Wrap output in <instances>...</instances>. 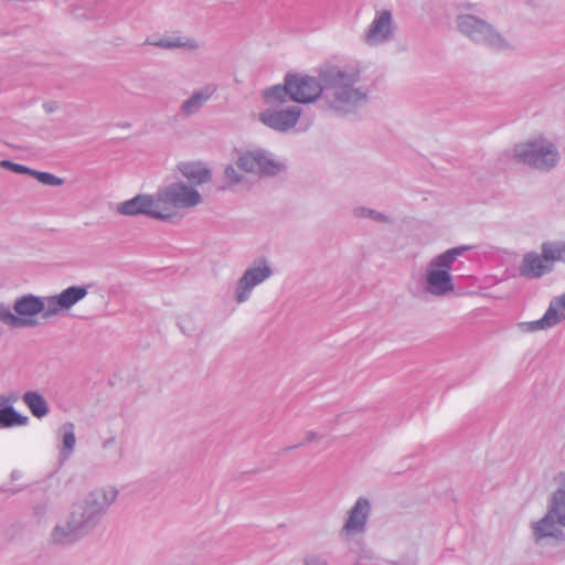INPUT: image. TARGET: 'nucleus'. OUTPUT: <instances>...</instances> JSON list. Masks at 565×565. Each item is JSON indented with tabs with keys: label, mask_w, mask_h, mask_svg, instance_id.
Listing matches in <instances>:
<instances>
[{
	"label": "nucleus",
	"mask_w": 565,
	"mask_h": 565,
	"mask_svg": "<svg viewBox=\"0 0 565 565\" xmlns=\"http://www.w3.org/2000/svg\"><path fill=\"white\" fill-rule=\"evenodd\" d=\"M515 154L520 161L537 169H550L558 159L553 145L541 139L518 146Z\"/></svg>",
	"instance_id": "5"
},
{
	"label": "nucleus",
	"mask_w": 565,
	"mask_h": 565,
	"mask_svg": "<svg viewBox=\"0 0 565 565\" xmlns=\"http://www.w3.org/2000/svg\"><path fill=\"white\" fill-rule=\"evenodd\" d=\"M355 82L354 76L347 75L338 70H330L320 74L319 78L306 75H287L284 86L277 85L264 90L267 105L284 103L286 97L298 103H311L317 99L323 89H333L343 110L355 106L365 99V95L350 89Z\"/></svg>",
	"instance_id": "1"
},
{
	"label": "nucleus",
	"mask_w": 565,
	"mask_h": 565,
	"mask_svg": "<svg viewBox=\"0 0 565 565\" xmlns=\"http://www.w3.org/2000/svg\"><path fill=\"white\" fill-rule=\"evenodd\" d=\"M32 174L35 175V178L42 182L43 184H49V185H61L63 183V181L51 174V173H47V172H36V171H33L31 172Z\"/></svg>",
	"instance_id": "22"
},
{
	"label": "nucleus",
	"mask_w": 565,
	"mask_h": 565,
	"mask_svg": "<svg viewBox=\"0 0 565 565\" xmlns=\"http://www.w3.org/2000/svg\"><path fill=\"white\" fill-rule=\"evenodd\" d=\"M225 175L230 184L236 183L241 180V178L236 175V172L233 168H227Z\"/></svg>",
	"instance_id": "26"
},
{
	"label": "nucleus",
	"mask_w": 565,
	"mask_h": 565,
	"mask_svg": "<svg viewBox=\"0 0 565 565\" xmlns=\"http://www.w3.org/2000/svg\"><path fill=\"white\" fill-rule=\"evenodd\" d=\"M87 295V290L84 287H68L57 296H51L47 298V315L56 316L63 310H67L73 307L76 302L82 300Z\"/></svg>",
	"instance_id": "9"
},
{
	"label": "nucleus",
	"mask_w": 565,
	"mask_h": 565,
	"mask_svg": "<svg viewBox=\"0 0 565 565\" xmlns=\"http://www.w3.org/2000/svg\"><path fill=\"white\" fill-rule=\"evenodd\" d=\"M458 25L461 32L468 35H473L475 33L480 32L484 28V24L481 21L477 20L471 15L460 17Z\"/></svg>",
	"instance_id": "20"
},
{
	"label": "nucleus",
	"mask_w": 565,
	"mask_h": 565,
	"mask_svg": "<svg viewBox=\"0 0 565 565\" xmlns=\"http://www.w3.org/2000/svg\"><path fill=\"white\" fill-rule=\"evenodd\" d=\"M270 275V269L266 265L257 266L246 270L239 280L236 299L238 302L244 301L254 286L265 280Z\"/></svg>",
	"instance_id": "11"
},
{
	"label": "nucleus",
	"mask_w": 565,
	"mask_h": 565,
	"mask_svg": "<svg viewBox=\"0 0 565 565\" xmlns=\"http://www.w3.org/2000/svg\"><path fill=\"white\" fill-rule=\"evenodd\" d=\"M212 90L206 88L203 92L196 93L192 96L186 103L183 105V110L188 114L194 111L199 106H201L205 100L210 98L212 95Z\"/></svg>",
	"instance_id": "21"
},
{
	"label": "nucleus",
	"mask_w": 565,
	"mask_h": 565,
	"mask_svg": "<svg viewBox=\"0 0 565 565\" xmlns=\"http://www.w3.org/2000/svg\"><path fill=\"white\" fill-rule=\"evenodd\" d=\"M551 515H555L558 524L565 526V490H558L554 494Z\"/></svg>",
	"instance_id": "19"
},
{
	"label": "nucleus",
	"mask_w": 565,
	"mask_h": 565,
	"mask_svg": "<svg viewBox=\"0 0 565 565\" xmlns=\"http://www.w3.org/2000/svg\"><path fill=\"white\" fill-rule=\"evenodd\" d=\"M23 401L34 416L42 417L46 415L47 404L40 394L35 392H28L24 394Z\"/></svg>",
	"instance_id": "18"
},
{
	"label": "nucleus",
	"mask_w": 565,
	"mask_h": 565,
	"mask_svg": "<svg viewBox=\"0 0 565 565\" xmlns=\"http://www.w3.org/2000/svg\"><path fill=\"white\" fill-rule=\"evenodd\" d=\"M182 174L190 181L202 184L210 180V171L198 162H185L180 167Z\"/></svg>",
	"instance_id": "15"
},
{
	"label": "nucleus",
	"mask_w": 565,
	"mask_h": 565,
	"mask_svg": "<svg viewBox=\"0 0 565 565\" xmlns=\"http://www.w3.org/2000/svg\"><path fill=\"white\" fill-rule=\"evenodd\" d=\"M64 446L65 448L68 450V451H72L74 446H75V436L73 434V431H67L64 434Z\"/></svg>",
	"instance_id": "24"
},
{
	"label": "nucleus",
	"mask_w": 565,
	"mask_h": 565,
	"mask_svg": "<svg viewBox=\"0 0 565 565\" xmlns=\"http://www.w3.org/2000/svg\"><path fill=\"white\" fill-rule=\"evenodd\" d=\"M53 539L56 543H66L70 540L67 539V534L64 532V529L57 526L53 533Z\"/></svg>",
	"instance_id": "23"
},
{
	"label": "nucleus",
	"mask_w": 565,
	"mask_h": 565,
	"mask_svg": "<svg viewBox=\"0 0 565 565\" xmlns=\"http://www.w3.org/2000/svg\"><path fill=\"white\" fill-rule=\"evenodd\" d=\"M554 260L565 262L564 245H544L542 256L536 254L525 255L520 271L525 277L536 278L542 276Z\"/></svg>",
	"instance_id": "6"
},
{
	"label": "nucleus",
	"mask_w": 565,
	"mask_h": 565,
	"mask_svg": "<svg viewBox=\"0 0 565 565\" xmlns=\"http://www.w3.org/2000/svg\"><path fill=\"white\" fill-rule=\"evenodd\" d=\"M300 113L298 106L281 110H266L259 114V120L269 128L285 131L296 126Z\"/></svg>",
	"instance_id": "8"
},
{
	"label": "nucleus",
	"mask_w": 565,
	"mask_h": 565,
	"mask_svg": "<svg viewBox=\"0 0 565 565\" xmlns=\"http://www.w3.org/2000/svg\"><path fill=\"white\" fill-rule=\"evenodd\" d=\"M8 398L0 396V427L25 424L26 418L19 415L12 407H8Z\"/></svg>",
	"instance_id": "17"
},
{
	"label": "nucleus",
	"mask_w": 565,
	"mask_h": 565,
	"mask_svg": "<svg viewBox=\"0 0 565 565\" xmlns=\"http://www.w3.org/2000/svg\"><path fill=\"white\" fill-rule=\"evenodd\" d=\"M47 298L41 300L34 296H24L19 298L14 303L13 313L10 309L0 308V321L13 328L33 326L35 323L34 317L43 312V317L47 318Z\"/></svg>",
	"instance_id": "2"
},
{
	"label": "nucleus",
	"mask_w": 565,
	"mask_h": 565,
	"mask_svg": "<svg viewBox=\"0 0 565 565\" xmlns=\"http://www.w3.org/2000/svg\"><path fill=\"white\" fill-rule=\"evenodd\" d=\"M159 198L151 195H137L127 200L117 206V211L122 215L147 214L153 218L167 220L168 209H160Z\"/></svg>",
	"instance_id": "7"
},
{
	"label": "nucleus",
	"mask_w": 565,
	"mask_h": 565,
	"mask_svg": "<svg viewBox=\"0 0 565 565\" xmlns=\"http://www.w3.org/2000/svg\"><path fill=\"white\" fill-rule=\"evenodd\" d=\"M370 511V503L366 499L360 498L350 511L343 530L350 534L362 531Z\"/></svg>",
	"instance_id": "13"
},
{
	"label": "nucleus",
	"mask_w": 565,
	"mask_h": 565,
	"mask_svg": "<svg viewBox=\"0 0 565 565\" xmlns=\"http://www.w3.org/2000/svg\"><path fill=\"white\" fill-rule=\"evenodd\" d=\"M557 523L558 522L555 515H551L550 509L546 516L543 518L540 522L535 523V525L533 526L536 539L541 540L548 536L557 537L559 534Z\"/></svg>",
	"instance_id": "16"
},
{
	"label": "nucleus",
	"mask_w": 565,
	"mask_h": 565,
	"mask_svg": "<svg viewBox=\"0 0 565 565\" xmlns=\"http://www.w3.org/2000/svg\"><path fill=\"white\" fill-rule=\"evenodd\" d=\"M115 492L114 491H110V498L109 500H107L108 502L113 501L115 499Z\"/></svg>",
	"instance_id": "29"
},
{
	"label": "nucleus",
	"mask_w": 565,
	"mask_h": 565,
	"mask_svg": "<svg viewBox=\"0 0 565 565\" xmlns=\"http://www.w3.org/2000/svg\"><path fill=\"white\" fill-rule=\"evenodd\" d=\"M157 44H158V45H162V46H169V47L184 45V43H181V42H179V41H175V42H171V41H168V42H160V43H157Z\"/></svg>",
	"instance_id": "27"
},
{
	"label": "nucleus",
	"mask_w": 565,
	"mask_h": 565,
	"mask_svg": "<svg viewBox=\"0 0 565 565\" xmlns=\"http://www.w3.org/2000/svg\"><path fill=\"white\" fill-rule=\"evenodd\" d=\"M466 248H454L435 257L427 269L428 290L434 295H445L454 289L449 270L462 250Z\"/></svg>",
	"instance_id": "3"
},
{
	"label": "nucleus",
	"mask_w": 565,
	"mask_h": 565,
	"mask_svg": "<svg viewBox=\"0 0 565 565\" xmlns=\"http://www.w3.org/2000/svg\"><path fill=\"white\" fill-rule=\"evenodd\" d=\"M391 33V13L384 11L374 20L369 34L367 42L370 44H376L388 38Z\"/></svg>",
	"instance_id": "14"
},
{
	"label": "nucleus",
	"mask_w": 565,
	"mask_h": 565,
	"mask_svg": "<svg viewBox=\"0 0 565 565\" xmlns=\"http://www.w3.org/2000/svg\"><path fill=\"white\" fill-rule=\"evenodd\" d=\"M565 319V294L554 299L542 319L532 322V329L553 327Z\"/></svg>",
	"instance_id": "12"
},
{
	"label": "nucleus",
	"mask_w": 565,
	"mask_h": 565,
	"mask_svg": "<svg viewBox=\"0 0 565 565\" xmlns=\"http://www.w3.org/2000/svg\"><path fill=\"white\" fill-rule=\"evenodd\" d=\"M2 166L3 167H8V168H10L13 171L19 172V173H26V172L31 173L32 172L29 168H26L24 166L17 164V163H12L10 161H3Z\"/></svg>",
	"instance_id": "25"
},
{
	"label": "nucleus",
	"mask_w": 565,
	"mask_h": 565,
	"mask_svg": "<svg viewBox=\"0 0 565 565\" xmlns=\"http://www.w3.org/2000/svg\"><path fill=\"white\" fill-rule=\"evenodd\" d=\"M308 565H326V563L324 562H312Z\"/></svg>",
	"instance_id": "28"
},
{
	"label": "nucleus",
	"mask_w": 565,
	"mask_h": 565,
	"mask_svg": "<svg viewBox=\"0 0 565 565\" xmlns=\"http://www.w3.org/2000/svg\"><path fill=\"white\" fill-rule=\"evenodd\" d=\"M237 164L245 172L274 174L279 170V166L260 151L246 152L239 158Z\"/></svg>",
	"instance_id": "10"
},
{
	"label": "nucleus",
	"mask_w": 565,
	"mask_h": 565,
	"mask_svg": "<svg viewBox=\"0 0 565 565\" xmlns=\"http://www.w3.org/2000/svg\"><path fill=\"white\" fill-rule=\"evenodd\" d=\"M160 209H168L167 220L177 215L178 209H188L201 202L200 193L184 183H173L158 193Z\"/></svg>",
	"instance_id": "4"
}]
</instances>
